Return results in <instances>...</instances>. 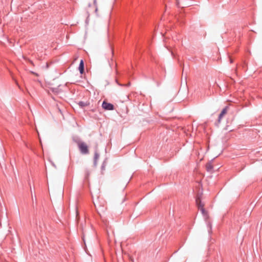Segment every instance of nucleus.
I'll return each mask as SVG.
<instances>
[{
  "label": "nucleus",
  "instance_id": "obj_1",
  "mask_svg": "<svg viewBox=\"0 0 262 262\" xmlns=\"http://www.w3.org/2000/svg\"><path fill=\"white\" fill-rule=\"evenodd\" d=\"M77 143L79 149L81 154L85 155L89 153L88 147L84 142H78Z\"/></svg>",
  "mask_w": 262,
  "mask_h": 262
},
{
  "label": "nucleus",
  "instance_id": "obj_2",
  "mask_svg": "<svg viewBox=\"0 0 262 262\" xmlns=\"http://www.w3.org/2000/svg\"><path fill=\"white\" fill-rule=\"evenodd\" d=\"M102 107L104 110L107 111H113L115 109V107L113 104L108 103L105 100L102 102Z\"/></svg>",
  "mask_w": 262,
  "mask_h": 262
},
{
  "label": "nucleus",
  "instance_id": "obj_3",
  "mask_svg": "<svg viewBox=\"0 0 262 262\" xmlns=\"http://www.w3.org/2000/svg\"><path fill=\"white\" fill-rule=\"evenodd\" d=\"M228 108V106H226L225 108H224L222 111H221V113L220 114L219 117H218V122L220 123L221 120L222 118V117L225 115L227 112V110Z\"/></svg>",
  "mask_w": 262,
  "mask_h": 262
},
{
  "label": "nucleus",
  "instance_id": "obj_4",
  "mask_svg": "<svg viewBox=\"0 0 262 262\" xmlns=\"http://www.w3.org/2000/svg\"><path fill=\"white\" fill-rule=\"evenodd\" d=\"M78 69L80 74H82L84 71V63L82 59L80 61Z\"/></svg>",
  "mask_w": 262,
  "mask_h": 262
},
{
  "label": "nucleus",
  "instance_id": "obj_5",
  "mask_svg": "<svg viewBox=\"0 0 262 262\" xmlns=\"http://www.w3.org/2000/svg\"><path fill=\"white\" fill-rule=\"evenodd\" d=\"M206 168L208 172H211L213 169V165L211 162H209L206 164Z\"/></svg>",
  "mask_w": 262,
  "mask_h": 262
},
{
  "label": "nucleus",
  "instance_id": "obj_6",
  "mask_svg": "<svg viewBox=\"0 0 262 262\" xmlns=\"http://www.w3.org/2000/svg\"><path fill=\"white\" fill-rule=\"evenodd\" d=\"M195 202L199 209L204 206V204L202 203L200 198H197L195 200Z\"/></svg>",
  "mask_w": 262,
  "mask_h": 262
},
{
  "label": "nucleus",
  "instance_id": "obj_7",
  "mask_svg": "<svg viewBox=\"0 0 262 262\" xmlns=\"http://www.w3.org/2000/svg\"><path fill=\"white\" fill-rule=\"evenodd\" d=\"M99 157V154L97 152H95L94 158V166H96L97 163V160Z\"/></svg>",
  "mask_w": 262,
  "mask_h": 262
},
{
  "label": "nucleus",
  "instance_id": "obj_8",
  "mask_svg": "<svg viewBox=\"0 0 262 262\" xmlns=\"http://www.w3.org/2000/svg\"><path fill=\"white\" fill-rule=\"evenodd\" d=\"M78 105L81 108H83L84 107L88 106L89 104V103L87 102H84V101H79L78 103Z\"/></svg>",
  "mask_w": 262,
  "mask_h": 262
},
{
  "label": "nucleus",
  "instance_id": "obj_9",
  "mask_svg": "<svg viewBox=\"0 0 262 262\" xmlns=\"http://www.w3.org/2000/svg\"><path fill=\"white\" fill-rule=\"evenodd\" d=\"M199 209H200L202 214L204 216H206L207 215V211L205 210V209L203 207H201V208H200Z\"/></svg>",
  "mask_w": 262,
  "mask_h": 262
},
{
  "label": "nucleus",
  "instance_id": "obj_10",
  "mask_svg": "<svg viewBox=\"0 0 262 262\" xmlns=\"http://www.w3.org/2000/svg\"><path fill=\"white\" fill-rule=\"evenodd\" d=\"M207 226L209 228L208 232H209V234H210L211 232V230H212V226H211V224H210V223H208Z\"/></svg>",
  "mask_w": 262,
  "mask_h": 262
},
{
  "label": "nucleus",
  "instance_id": "obj_11",
  "mask_svg": "<svg viewBox=\"0 0 262 262\" xmlns=\"http://www.w3.org/2000/svg\"><path fill=\"white\" fill-rule=\"evenodd\" d=\"M89 174H90V173H89V170H86L85 171V175H86V176H85V179H86V178L88 177V176H89Z\"/></svg>",
  "mask_w": 262,
  "mask_h": 262
},
{
  "label": "nucleus",
  "instance_id": "obj_12",
  "mask_svg": "<svg viewBox=\"0 0 262 262\" xmlns=\"http://www.w3.org/2000/svg\"><path fill=\"white\" fill-rule=\"evenodd\" d=\"M176 2H177V6L178 7H180V2H179V0H176Z\"/></svg>",
  "mask_w": 262,
  "mask_h": 262
},
{
  "label": "nucleus",
  "instance_id": "obj_13",
  "mask_svg": "<svg viewBox=\"0 0 262 262\" xmlns=\"http://www.w3.org/2000/svg\"><path fill=\"white\" fill-rule=\"evenodd\" d=\"M154 80L157 83V86H159L160 85V83L159 82H158V81H157L154 78Z\"/></svg>",
  "mask_w": 262,
  "mask_h": 262
},
{
  "label": "nucleus",
  "instance_id": "obj_14",
  "mask_svg": "<svg viewBox=\"0 0 262 262\" xmlns=\"http://www.w3.org/2000/svg\"><path fill=\"white\" fill-rule=\"evenodd\" d=\"M56 89H54L53 90V92H54V93L56 92Z\"/></svg>",
  "mask_w": 262,
  "mask_h": 262
},
{
  "label": "nucleus",
  "instance_id": "obj_15",
  "mask_svg": "<svg viewBox=\"0 0 262 262\" xmlns=\"http://www.w3.org/2000/svg\"><path fill=\"white\" fill-rule=\"evenodd\" d=\"M15 83H16V84H17V85L19 88H20V86H19V84H18V82H17L16 81H15Z\"/></svg>",
  "mask_w": 262,
  "mask_h": 262
},
{
  "label": "nucleus",
  "instance_id": "obj_16",
  "mask_svg": "<svg viewBox=\"0 0 262 262\" xmlns=\"http://www.w3.org/2000/svg\"><path fill=\"white\" fill-rule=\"evenodd\" d=\"M96 3V0H94V3L95 4Z\"/></svg>",
  "mask_w": 262,
  "mask_h": 262
},
{
  "label": "nucleus",
  "instance_id": "obj_17",
  "mask_svg": "<svg viewBox=\"0 0 262 262\" xmlns=\"http://www.w3.org/2000/svg\"><path fill=\"white\" fill-rule=\"evenodd\" d=\"M32 196L33 197V195H32ZM32 201H34L33 198H32Z\"/></svg>",
  "mask_w": 262,
  "mask_h": 262
},
{
  "label": "nucleus",
  "instance_id": "obj_18",
  "mask_svg": "<svg viewBox=\"0 0 262 262\" xmlns=\"http://www.w3.org/2000/svg\"><path fill=\"white\" fill-rule=\"evenodd\" d=\"M104 168V166L102 165V168Z\"/></svg>",
  "mask_w": 262,
  "mask_h": 262
},
{
  "label": "nucleus",
  "instance_id": "obj_19",
  "mask_svg": "<svg viewBox=\"0 0 262 262\" xmlns=\"http://www.w3.org/2000/svg\"><path fill=\"white\" fill-rule=\"evenodd\" d=\"M31 191L32 192V188L30 187Z\"/></svg>",
  "mask_w": 262,
  "mask_h": 262
}]
</instances>
